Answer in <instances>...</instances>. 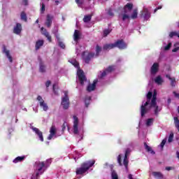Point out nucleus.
Returning <instances> with one entry per match:
<instances>
[{"label": "nucleus", "mask_w": 179, "mask_h": 179, "mask_svg": "<svg viewBox=\"0 0 179 179\" xmlns=\"http://www.w3.org/2000/svg\"><path fill=\"white\" fill-rule=\"evenodd\" d=\"M106 12L108 16L110 17H114V11L113 10V8H109L108 10H106Z\"/></svg>", "instance_id": "36"}, {"label": "nucleus", "mask_w": 179, "mask_h": 179, "mask_svg": "<svg viewBox=\"0 0 179 179\" xmlns=\"http://www.w3.org/2000/svg\"><path fill=\"white\" fill-rule=\"evenodd\" d=\"M76 3H77L78 6L81 8L82 5H83V0H75Z\"/></svg>", "instance_id": "46"}, {"label": "nucleus", "mask_w": 179, "mask_h": 179, "mask_svg": "<svg viewBox=\"0 0 179 179\" xmlns=\"http://www.w3.org/2000/svg\"><path fill=\"white\" fill-rule=\"evenodd\" d=\"M43 45H44V41L38 40L36 43V50H40V48L43 47Z\"/></svg>", "instance_id": "25"}, {"label": "nucleus", "mask_w": 179, "mask_h": 179, "mask_svg": "<svg viewBox=\"0 0 179 179\" xmlns=\"http://www.w3.org/2000/svg\"><path fill=\"white\" fill-rule=\"evenodd\" d=\"M126 19H129V15H127V14H124L122 16V20H125Z\"/></svg>", "instance_id": "58"}, {"label": "nucleus", "mask_w": 179, "mask_h": 179, "mask_svg": "<svg viewBox=\"0 0 179 179\" xmlns=\"http://www.w3.org/2000/svg\"><path fill=\"white\" fill-rule=\"evenodd\" d=\"M73 134L78 135L79 134V118L76 117V115L73 116Z\"/></svg>", "instance_id": "4"}, {"label": "nucleus", "mask_w": 179, "mask_h": 179, "mask_svg": "<svg viewBox=\"0 0 179 179\" xmlns=\"http://www.w3.org/2000/svg\"><path fill=\"white\" fill-rule=\"evenodd\" d=\"M113 48H115V43H106L103 45V49L105 50H113Z\"/></svg>", "instance_id": "21"}, {"label": "nucleus", "mask_w": 179, "mask_h": 179, "mask_svg": "<svg viewBox=\"0 0 179 179\" xmlns=\"http://www.w3.org/2000/svg\"><path fill=\"white\" fill-rule=\"evenodd\" d=\"M54 20V16L48 14L46 16V20L45 22V25L48 29H50L52 24V20Z\"/></svg>", "instance_id": "11"}, {"label": "nucleus", "mask_w": 179, "mask_h": 179, "mask_svg": "<svg viewBox=\"0 0 179 179\" xmlns=\"http://www.w3.org/2000/svg\"><path fill=\"white\" fill-rule=\"evenodd\" d=\"M111 178L112 179H118V174L115 170H112L111 171Z\"/></svg>", "instance_id": "41"}, {"label": "nucleus", "mask_w": 179, "mask_h": 179, "mask_svg": "<svg viewBox=\"0 0 179 179\" xmlns=\"http://www.w3.org/2000/svg\"><path fill=\"white\" fill-rule=\"evenodd\" d=\"M165 170H166V171H170V170H174V166H166L165 168Z\"/></svg>", "instance_id": "56"}, {"label": "nucleus", "mask_w": 179, "mask_h": 179, "mask_svg": "<svg viewBox=\"0 0 179 179\" xmlns=\"http://www.w3.org/2000/svg\"><path fill=\"white\" fill-rule=\"evenodd\" d=\"M81 57L85 61V64H89L90 61H92V58H94L95 53L94 52H88L87 51L83 52Z\"/></svg>", "instance_id": "1"}, {"label": "nucleus", "mask_w": 179, "mask_h": 179, "mask_svg": "<svg viewBox=\"0 0 179 179\" xmlns=\"http://www.w3.org/2000/svg\"><path fill=\"white\" fill-rule=\"evenodd\" d=\"M162 6H159L157 8H156L154 10V13H156V12H157L159 9H162Z\"/></svg>", "instance_id": "60"}, {"label": "nucleus", "mask_w": 179, "mask_h": 179, "mask_svg": "<svg viewBox=\"0 0 179 179\" xmlns=\"http://www.w3.org/2000/svg\"><path fill=\"white\" fill-rule=\"evenodd\" d=\"M107 73L106 70L103 71V72L101 73L100 78H104V76H107Z\"/></svg>", "instance_id": "57"}, {"label": "nucleus", "mask_w": 179, "mask_h": 179, "mask_svg": "<svg viewBox=\"0 0 179 179\" xmlns=\"http://www.w3.org/2000/svg\"><path fill=\"white\" fill-rule=\"evenodd\" d=\"M62 106L64 110L69 108V97L68 96V92H64V97L62 100Z\"/></svg>", "instance_id": "3"}, {"label": "nucleus", "mask_w": 179, "mask_h": 179, "mask_svg": "<svg viewBox=\"0 0 179 179\" xmlns=\"http://www.w3.org/2000/svg\"><path fill=\"white\" fill-rule=\"evenodd\" d=\"M68 127V123H66V122H64L62 126V131L64 132V131H65V129H66V127Z\"/></svg>", "instance_id": "52"}, {"label": "nucleus", "mask_w": 179, "mask_h": 179, "mask_svg": "<svg viewBox=\"0 0 179 179\" xmlns=\"http://www.w3.org/2000/svg\"><path fill=\"white\" fill-rule=\"evenodd\" d=\"M94 163H96L95 160L89 161L88 162H84V164H86V166L88 167V169L90 167H93L94 166Z\"/></svg>", "instance_id": "29"}, {"label": "nucleus", "mask_w": 179, "mask_h": 179, "mask_svg": "<svg viewBox=\"0 0 179 179\" xmlns=\"http://www.w3.org/2000/svg\"><path fill=\"white\" fill-rule=\"evenodd\" d=\"M111 31H113V29H107L103 30V37H107V36L108 34H110V33H111Z\"/></svg>", "instance_id": "44"}, {"label": "nucleus", "mask_w": 179, "mask_h": 179, "mask_svg": "<svg viewBox=\"0 0 179 179\" xmlns=\"http://www.w3.org/2000/svg\"><path fill=\"white\" fill-rule=\"evenodd\" d=\"M144 146H145V150H147V152L151 153V155H156V152L155 151H153V150H152L150 146L148 145V143H144Z\"/></svg>", "instance_id": "24"}, {"label": "nucleus", "mask_w": 179, "mask_h": 179, "mask_svg": "<svg viewBox=\"0 0 179 179\" xmlns=\"http://www.w3.org/2000/svg\"><path fill=\"white\" fill-rule=\"evenodd\" d=\"M56 134H57V128L55 127V126L52 125L50 129V135L48 137V141H51V139H52V138L55 136Z\"/></svg>", "instance_id": "13"}, {"label": "nucleus", "mask_w": 179, "mask_h": 179, "mask_svg": "<svg viewBox=\"0 0 179 179\" xmlns=\"http://www.w3.org/2000/svg\"><path fill=\"white\" fill-rule=\"evenodd\" d=\"M61 38H59V40H57L59 41V46L61 48H65V44H64V42L61 41H60Z\"/></svg>", "instance_id": "51"}, {"label": "nucleus", "mask_w": 179, "mask_h": 179, "mask_svg": "<svg viewBox=\"0 0 179 179\" xmlns=\"http://www.w3.org/2000/svg\"><path fill=\"white\" fill-rule=\"evenodd\" d=\"M166 142H167V140H166V139L162 140V141L160 144L162 149H163V148H164V145H166Z\"/></svg>", "instance_id": "53"}, {"label": "nucleus", "mask_w": 179, "mask_h": 179, "mask_svg": "<svg viewBox=\"0 0 179 179\" xmlns=\"http://www.w3.org/2000/svg\"><path fill=\"white\" fill-rule=\"evenodd\" d=\"M141 16L144 17L145 20H148L150 18V13L148 10H144L141 13Z\"/></svg>", "instance_id": "20"}, {"label": "nucleus", "mask_w": 179, "mask_h": 179, "mask_svg": "<svg viewBox=\"0 0 179 179\" xmlns=\"http://www.w3.org/2000/svg\"><path fill=\"white\" fill-rule=\"evenodd\" d=\"M40 174H43V172H36V173H34L31 176V179H38V178L40 177Z\"/></svg>", "instance_id": "42"}, {"label": "nucleus", "mask_w": 179, "mask_h": 179, "mask_svg": "<svg viewBox=\"0 0 179 179\" xmlns=\"http://www.w3.org/2000/svg\"><path fill=\"white\" fill-rule=\"evenodd\" d=\"M151 107H155V115H159V112L160 111L161 109L159 108V106H157V103L155 105V106H151L150 103V108H151Z\"/></svg>", "instance_id": "43"}, {"label": "nucleus", "mask_w": 179, "mask_h": 179, "mask_svg": "<svg viewBox=\"0 0 179 179\" xmlns=\"http://www.w3.org/2000/svg\"><path fill=\"white\" fill-rule=\"evenodd\" d=\"M25 157L22 156V157H17L13 162V163H19L20 162H23V160H24Z\"/></svg>", "instance_id": "31"}, {"label": "nucleus", "mask_w": 179, "mask_h": 179, "mask_svg": "<svg viewBox=\"0 0 179 179\" xmlns=\"http://www.w3.org/2000/svg\"><path fill=\"white\" fill-rule=\"evenodd\" d=\"M152 176L156 179H163L164 178V176H163V173L161 172H152Z\"/></svg>", "instance_id": "23"}, {"label": "nucleus", "mask_w": 179, "mask_h": 179, "mask_svg": "<svg viewBox=\"0 0 179 179\" xmlns=\"http://www.w3.org/2000/svg\"><path fill=\"white\" fill-rule=\"evenodd\" d=\"M32 129L34 131H35V134L38 135L40 141H41V142H44V137H43V132H41L40 129H38V128L37 127H32Z\"/></svg>", "instance_id": "18"}, {"label": "nucleus", "mask_w": 179, "mask_h": 179, "mask_svg": "<svg viewBox=\"0 0 179 179\" xmlns=\"http://www.w3.org/2000/svg\"><path fill=\"white\" fill-rule=\"evenodd\" d=\"M20 16H21V20H24V22H27V15H26V13L22 11L21 13Z\"/></svg>", "instance_id": "39"}, {"label": "nucleus", "mask_w": 179, "mask_h": 179, "mask_svg": "<svg viewBox=\"0 0 179 179\" xmlns=\"http://www.w3.org/2000/svg\"><path fill=\"white\" fill-rule=\"evenodd\" d=\"M122 156L121 155H119L117 157V162L119 164L120 166H122Z\"/></svg>", "instance_id": "47"}, {"label": "nucleus", "mask_w": 179, "mask_h": 179, "mask_svg": "<svg viewBox=\"0 0 179 179\" xmlns=\"http://www.w3.org/2000/svg\"><path fill=\"white\" fill-rule=\"evenodd\" d=\"M13 33L15 34H20V33H22V24H16V26L13 29Z\"/></svg>", "instance_id": "19"}, {"label": "nucleus", "mask_w": 179, "mask_h": 179, "mask_svg": "<svg viewBox=\"0 0 179 179\" xmlns=\"http://www.w3.org/2000/svg\"><path fill=\"white\" fill-rule=\"evenodd\" d=\"M34 167H35V170L38 171L37 173H40V171L43 170V168L45 167V163H44V162L38 161L35 162Z\"/></svg>", "instance_id": "10"}, {"label": "nucleus", "mask_w": 179, "mask_h": 179, "mask_svg": "<svg viewBox=\"0 0 179 179\" xmlns=\"http://www.w3.org/2000/svg\"><path fill=\"white\" fill-rule=\"evenodd\" d=\"M173 138H174V134L171 133L168 139V142L170 143L173 142Z\"/></svg>", "instance_id": "48"}, {"label": "nucleus", "mask_w": 179, "mask_h": 179, "mask_svg": "<svg viewBox=\"0 0 179 179\" xmlns=\"http://www.w3.org/2000/svg\"><path fill=\"white\" fill-rule=\"evenodd\" d=\"M136 17H138V9H134L133 10V13L131 15V19H136Z\"/></svg>", "instance_id": "37"}, {"label": "nucleus", "mask_w": 179, "mask_h": 179, "mask_svg": "<svg viewBox=\"0 0 179 179\" xmlns=\"http://www.w3.org/2000/svg\"><path fill=\"white\" fill-rule=\"evenodd\" d=\"M22 3L24 6H27V5H29V0H23Z\"/></svg>", "instance_id": "59"}, {"label": "nucleus", "mask_w": 179, "mask_h": 179, "mask_svg": "<svg viewBox=\"0 0 179 179\" xmlns=\"http://www.w3.org/2000/svg\"><path fill=\"white\" fill-rule=\"evenodd\" d=\"M70 63L71 65H73V66H75V68H77L78 71V69H80V67L79 66V62H78V61L72 60L71 62H70Z\"/></svg>", "instance_id": "32"}, {"label": "nucleus", "mask_w": 179, "mask_h": 179, "mask_svg": "<svg viewBox=\"0 0 179 179\" xmlns=\"http://www.w3.org/2000/svg\"><path fill=\"white\" fill-rule=\"evenodd\" d=\"M117 47L119 50H125L128 45L124 41V39L117 40L115 43V48Z\"/></svg>", "instance_id": "5"}, {"label": "nucleus", "mask_w": 179, "mask_h": 179, "mask_svg": "<svg viewBox=\"0 0 179 179\" xmlns=\"http://www.w3.org/2000/svg\"><path fill=\"white\" fill-rule=\"evenodd\" d=\"M152 96H153V92H148V93L147 94V101L145 103L150 104V101L152 100V97H153Z\"/></svg>", "instance_id": "28"}, {"label": "nucleus", "mask_w": 179, "mask_h": 179, "mask_svg": "<svg viewBox=\"0 0 179 179\" xmlns=\"http://www.w3.org/2000/svg\"><path fill=\"white\" fill-rule=\"evenodd\" d=\"M52 33L53 34H55V37H56V38H57V40H59V36H58V27H55L52 29Z\"/></svg>", "instance_id": "33"}, {"label": "nucleus", "mask_w": 179, "mask_h": 179, "mask_svg": "<svg viewBox=\"0 0 179 179\" xmlns=\"http://www.w3.org/2000/svg\"><path fill=\"white\" fill-rule=\"evenodd\" d=\"M115 66H109L105 71L107 73H111V72H113L115 71Z\"/></svg>", "instance_id": "38"}, {"label": "nucleus", "mask_w": 179, "mask_h": 179, "mask_svg": "<svg viewBox=\"0 0 179 179\" xmlns=\"http://www.w3.org/2000/svg\"><path fill=\"white\" fill-rule=\"evenodd\" d=\"M133 8H134V4L131 3H127L124 7V13H127V9H128V10L131 12V10Z\"/></svg>", "instance_id": "22"}, {"label": "nucleus", "mask_w": 179, "mask_h": 179, "mask_svg": "<svg viewBox=\"0 0 179 179\" xmlns=\"http://www.w3.org/2000/svg\"><path fill=\"white\" fill-rule=\"evenodd\" d=\"M37 100L39 101L40 107L43 108V111H47L48 110V105H47V103L44 101V99H43V97L40 95L37 96Z\"/></svg>", "instance_id": "8"}, {"label": "nucleus", "mask_w": 179, "mask_h": 179, "mask_svg": "<svg viewBox=\"0 0 179 179\" xmlns=\"http://www.w3.org/2000/svg\"><path fill=\"white\" fill-rule=\"evenodd\" d=\"M41 30L42 31V34L46 37L47 40L49 41V43L52 42V38L51 37V35H50V33L47 31V29H44V27H41Z\"/></svg>", "instance_id": "12"}, {"label": "nucleus", "mask_w": 179, "mask_h": 179, "mask_svg": "<svg viewBox=\"0 0 179 179\" xmlns=\"http://www.w3.org/2000/svg\"><path fill=\"white\" fill-rule=\"evenodd\" d=\"M170 80H171V86L172 87H176V78H173V79Z\"/></svg>", "instance_id": "49"}, {"label": "nucleus", "mask_w": 179, "mask_h": 179, "mask_svg": "<svg viewBox=\"0 0 179 179\" xmlns=\"http://www.w3.org/2000/svg\"><path fill=\"white\" fill-rule=\"evenodd\" d=\"M3 54H6V56L9 59L10 62H13V59L10 55V52L6 49V46L5 45H3Z\"/></svg>", "instance_id": "14"}, {"label": "nucleus", "mask_w": 179, "mask_h": 179, "mask_svg": "<svg viewBox=\"0 0 179 179\" xmlns=\"http://www.w3.org/2000/svg\"><path fill=\"white\" fill-rule=\"evenodd\" d=\"M178 50H179V47L175 48L172 50V52H177Z\"/></svg>", "instance_id": "63"}, {"label": "nucleus", "mask_w": 179, "mask_h": 179, "mask_svg": "<svg viewBox=\"0 0 179 179\" xmlns=\"http://www.w3.org/2000/svg\"><path fill=\"white\" fill-rule=\"evenodd\" d=\"M52 89H53V92H54L55 94H58V92H57V90H55V84L53 85Z\"/></svg>", "instance_id": "62"}, {"label": "nucleus", "mask_w": 179, "mask_h": 179, "mask_svg": "<svg viewBox=\"0 0 179 179\" xmlns=\"http://www.w3.org/2000/svg\"><path fill=\"white\" fill-rule=\"evenodd\" d=\"M171 43H168V45L164 48V51H169V50L171 48Z\"/></svg>", "instance_id": "50"}, {"label": "nucleus", "mask_w": 179, "mask_h": 179, "mask_svg": "<svg viewBox=\"0 0 179 179\" xmlns=\"http://www.w3.org/2000/svg\"><path fill=\"white\" fill-rule=\"evenodd\" d=\"M131 155V149L127 148L125 150V154L123 159V164L126 169V170H128V163H129V161H128V156Z\"/></svg>", "instance_id": "6"}, {"label": "nucleus", "mask_w": 179, "mask_h": 179, "mask_svg": "<svg viewBox=\"0 0 179 179\" xmlns=\"http://www.w3.org/2000/svg\"><path fill=\"white\" fill-rule=\"evenodd\" d=\"M156 100H157V92L156 91V90H154V92L152 94V98L151 102H150L151 107L156 106V104H157Z\"/></svg>", "instance_id": "15"}, {"label": "nucleus", "mask_w": 179, "mask_h": 179, "mask_svg": "<svg viewBox=\"0 0 179 179\" xmlns=\"http://www.w3.org/2000/svg\"><path fill=\"white\" fill-rule=\"evenodd\" d=\"M50 85H51V81L48 80L45 83L46 87H50Z\"/></svg>", "instance_id": "61"}, {"label": "nucleus", "mask_w": 179, "mask_h": 179, "mask_svg": "<svg viewBox=\"0 0 179 179\" xmlns=\"http://www.w3.org/2000/svg\"><path fill=\"white\" fill-rule=\"evenodd\" d=\"M152 75H156L159 72V63H154L150 69Z\"/></svg>", "instance_id": "17"}, {"label": "nucleus", "mask_w": 179, "mask_h": 179, "mask_svg": "<svg viewBox=\"0 0 179 179\" xmlns=\"http://www.w3.org/2000/svg\"><path fill=\"white\" fill-rule=\"evenodd\" d=\"M41 11L42 12V13H43L45 11V4H44V3H42Z\"/></svg>", "instance_id": "55"}, {"label": "nucleus", "mask_w": 179, "mask_h": 179, "mask_svg": "<svg viewBox=\"0 0 179 179\" xmlns=\"http://www.w3.org/2000/svg\"><path fill=\"white\" fill-rule=\"evenodd\" d=\"M173 94H174L175 97H177V99H179V94L176 92V91L173 92Z\"/></svg>", "instance_id": "64"}, {"label": "nucleus", "mask_w": 179, "mask_h": 179, "mask_svg": "<svg viewBox=\"0 0 179 179\" xmlns=\"http://www.w3.org/2000/svg\"><path fill=\"white\" fill-rule=\"evenodd\" d=\"M97 80H94L92 84H89L87 87V91L89 92L96 90V85H97Z\"/></svg>", "instance_id": "16"}, {"label": "nucleus", "mask_w": 179, "mask_h": 179, "mask_svg": "<svg viewBox=\"0 0 179 179\" xmlns=\"http://www.w3.org/2000/svg\"><path fill=\"white\" fill-rule=\"evenodd\" d=\"M39 72L41 73H44L45 72V65H44L42 62L39 63Z\"/></svg>", "instance_id": "27"}, {"label": "nucleus", "mask_w": 179, "mask_h": 179, "mask_svg": "<svg viewBox=\"0 0 179 179\" xmlns=\"http://www.w3.org/2000/svg\"><path fill=\"white\" fill-rule=\"evenodd\" d=\"M153 121H155V119H153V118L148 119L147 122H146L147 127H150V125H152V124H153Z\"/></svg>", "instance_id": "45"}, {"label": "nucleus", "mask_w": 179, "mask_h": 179, "mask_svg": "<svg viewBox=\"0 0 179 179\" xmlns=\"http://www.w3.org/2000/svg\"><path fill=\"white\" fill-rule=\"evenodd\" d=\"M148 105L149 103L145 102L144 104L141 106V115L142 117H145V115L149 113V108H146Z\"/></svg>", "instance_id": "9"}, {"label": "nucleus", "mask_w": 179, "mask_h": 179, "mask_svg": "<svg viewBox=\"0 0 179 179\" xmlns=\"http://www.w3.org/2000/svg\"><path fill=\"white\" fill-rule=\"evenodd\" d=\"M155 83H157V85H162L163 83V79L162 78V76H158L155 78Z\"/></svg>", "instance_id": "30"}, {"label": "nucleus", "mask_w": 179, "mask_h": 179, "mask_svg": "<svg viewBox=\"0 0 179 179\" xmlns=\"http://www.w3.org/2000/svg\"><path fill=\"white\" fill-rule=\"evenodd\" d=\"M91 100H92V96H86L85 97V107H89Z\"/></svg>", "instance_id": "35"}, {"label": "nucleus", "mask_w": 179, "mask_h": 179, "mask_svg": "<svg viewBox=\"0 0 179 179\" xmlns=\"http://www.w3.org/2000/svg\"><path fill=\"white\" fill-rule=\"evenodd\" d=\"M92 20V15H85L83 18V22L85 23H89Z\"/></svg>", "instance_id": "40"}, {"label": "nucleus", "mask_w": 179, "mask_h": 179, "mask_svg": "<svg viewBox=\"0 0 179 179\" xmlns=\"http://www.w3.org/2000/svg\"><path fill=\"white\" fill-rule=\"evenodd\" d=\"M87 170H89V167H87L86 164L83 163L81 164V167L78 168L76 169V173L77 176H82V174H85V173H86V171H87Z\"/></svg>", "instance_id": "7"}, {"label": "nucleus", "mask_w": 179, "mask_h": 179, "mask_svg": "<svg viewBox=\"0 0 179 179\" xmlns=\"http://www.w3.org/2000/svg\"><path fill=\"white\" fill-rule=\"evenodd\" d=\"M74 41H78L80 38V34H79V30L76 29L73 34Z\"/></svg>", "instance_id": "26"}, {"label": "nucleus", "mask_w": 179, "mask_h": 179, "mask_svg": "<svg viewBox=\"0 0 179 179\" xmlns=\"http://www.w3.org/2000/svg\"><path fill=\"white\" fill-rule=\"evenodd\" d=\"M77 76L78 78V80L80 83V85H82V86H83L85 85V82H86V80H87V79L86 78V76L85 75V72L83 71V70L82 69H78L77 71Z\"/></svg>", "instance_id": "2"}, {"label": "nucleus", "mask_w": 179, "mask_h": 179, "mask_svg": "<svg viewBox=\"0 0 179 179\" xmlns=\"http://www.w3.org/2000/svg\"><path fill=\"white\" fill-rule=\"evenodd\" d=\"M174 36H177V32L172 31L169 34V37L171 38H173V37H174Z\"/></svg>", "instance_id": "54"}, {"label": "nucleus", "mask_w": 179, "mask_h": 179, "mask_svg": "<svg viewBox=\"0 0 179 179\" xmlns=\"http://www.w3.org/2000/svg\"><path fill=\"white\" fill-rule=\"evenodd\" d=\"M95 51H96L95 57H99L100 55V53L101 52V48L100 47V45H96Z\"/></svg>", "instance_id": "34"}]
</instances>
